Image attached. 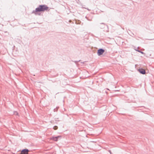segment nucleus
<instances>
[{"label":"nucleus","mask_w":154,"mask_h":154,"mask_svg":"<svg viewBox=\"0 0 154 154\" xmlns=\"http://www.w3.org/2000/svg\"><path fill=\"white\" fill-rule=\"evenodd\" d=\"M48 9V7L45 5H40L38 7L35 8V10H33L32 13L36 15L37 12H43L45 11H47Z\"/></svg>","instance_id":"obj_1"},{"label":"nucleus","mask_w":154,"mask_h":154,"mask_svg":"<svg viewBox=\"0 0 154 154\" xmlns=\"http://www.w3.org/2000/svg\"><path fill=\"white\" fill-rule=\"evenodd\" d=\"M105 52V50L102 48H100L97 50V54L98 56L102 55Z\"/></svg>","instance_id":"obj_2"},{"label":"nucleus","mask_w":154,"mask_h":154,"mask_svg":"<svg viewBox=\"0 0 154 154\" xmlns=\"http://www.w3.org/2000/svg\"><path fill=\"white\" fill-rule=\"evenodd\" d=\"M61 138V136H58L56 137H52L51 139L55 141H57L59 139H60Z\"/></svg>","instance_id":"obj_3"},{"label":"nucleus","mask_w":154,"mask_h":154,"mask_svg":"<svg viewBox=\"0 0 154 154\" xmlns=\"http://www.w3.org/2000/svg\"><path fill=\"white\" fill-rule=\"evenodd\" d=\"M29 150L27 149H23L21 152V154H27Z\"/></svg>","instance_id":"obj_4"},{"label":"nucleus","mask_w":154,"mask_h":154,"mask_svg":"<svg viewBox=\"0 0 154 154\" xmlns=\"http://www.w3.org/2000/svg\"><path fill=\"white\" fill-rule=\"evenodd\" d=\"M139 72L141 73L143 75L145 74L146 73V71L144 69H139L138 70Z\"/></svg>","instance_id":"obj_5"},{"label":"nucleus","mask_w":154,"mask_h":154,"mask_svg":"<svg viewBox=\"0 0 154 154\" xmlns=\"http://www.w3.org/2000/svg\"><path fill=\"white\" fill-rule=\"evenodd\" d=\"M100 24L102 25V26H100L101 28L103 29L105 27V26H106L107 28H108V26L107 25H106L104 23H100Z\"/></svg>","instance_id":"obj_6"},{"label":"nucleus","mask_w":154,"mask_h":154,"mask_svg":"<svg viewBox=\"0 0 154 154\" xmlns=\"http://www.w3.org/2000/svg\"><path fill=\"white\" fill-rule=\"evenodd\" d=\"M135 50L140 53L142 54H144V53L143 52L141 51L140 50H139L138 49H135Z\"/></svg>","instance_id":"obj_7"},{"label":"nucleus","mask_w":154,"mask_h":154,"mask_svg":"<svg viewBox=\"0 0 154 154\" xmlns=\"http://www.w3.org/2000/svg\"><path fill=\"white\" fill-rule=\"evenodd\" d=\"M57 128H58V127L57 126H55L53 127V129L55 130L57 129Z\"/></svg>","instance_id":"obj_8"},{"label":"nucleus","mask_w":154,"mask_h":154,"mask_svg":"<svg viewBox=\"0 0 154 154\" xmlns=\"http://www.w3.org/2000/svg\"><path fill=\"white\" fill-rule=\"evenodd\" d=\"M58 108H59V107H57L55 109H54V112L57 111V110L58 109Z\"/></svg>","instance_id":"obj_9"},{"label":"nucleus","mask_w":154,"mask_h":154,"mask_svg":"<svg viewBox=\"0 0 154 154\" xmlns=\"http://www.w3.org/2000/svg\"><path fill=\"white\" fill-rule=\"evenodd\" d=\"M80 60H79V61H75L74 62L75 63H76L78 62L79 61H80Z\"/></svg>","instance_id":"obj_10"},{"label":"nucleus","mask_w":154,"mask_h":154,"mask_svg":"<svg viewBox=\"0 0 154 154\" xmlns=\"http://www.w3.org/2000/svg\"><path fill=\"white\" fill-rule=\"evenodd\" d=\"M87 20L89 21H91V19H89V18H88L87 19Z\"/></svg>","instance_id":"obj_11"},{"label":"nucleus","mask_w":154,"mask_h":154,"mask_svg":"<svg viewBox=\"0 0 154 154\" xmlns=\"http://www.w3.org/2000/svg\"><path fill=\"white\" fill-rule=\"evenodd\" d=\"M85 18H86L87 19L88 18L87 17V16H86V17H85Z\"/></svg>","instance_id":"obj_12"}]
</instances>
